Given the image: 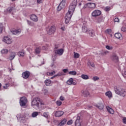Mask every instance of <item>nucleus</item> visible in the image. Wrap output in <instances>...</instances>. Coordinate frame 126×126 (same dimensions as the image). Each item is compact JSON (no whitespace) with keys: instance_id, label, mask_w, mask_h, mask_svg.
I'll use <instances>...</instances> for the list:
<instances>
[{"instance_id":"nucleus-62","label":"nucleus","mask_w":126,"mask_h":126,"mask_svg":"<svg viewBox=\"0 0 126 126\" xmlns=\"http://www.w3.org/2000/svg\"><path fill=\"white\" fill-rule=\"evenodd\" d=\"M42 49H43V50H46V47L43 46V47H42Z\"/></svg>"},{"instance_id":"nucleus-35","label":"nucleus","mask_w":126,"mask_h":126,"mask_svg":"<svg viewBox=\"0 0 126 126\" xmlns=\"http://www.w3.org/2000/svg\"><path fill=\"white\" fill-rule=\"evenodd\" d=\"M39 114V113L38 112H34L32 113V118H36V116H37Z\"/></svg>"},{"instance_id":"nucleus-11","label":"nucleus","mask_w":126,"mask_h":126,"mask_svg":"<svg viewBox=\"0 0 126 126\" xmlns=\"http://www.w3.org/2000/svg\"><path fill=\"white\" fill-rule=\"evenodd\" d=\"M66 122H67L66 118L62 119L61 122L58 124V126H63L66 124Z\"/></svg>"},{"instance_id":"nucleus-42","label":"nucleus","mask_w":126,"mask_h":126,"mask_svg":"<svg viewBox=\"0 0 126 126\" xmlns=\"http://www.w3.org/2000/svg\"><path fill=\"white\" fill-rule=\"evenodd\" d=\"M69 21H70V19L69 18H66L65 17V23L67 24V23H69Z\"/></svg>"},{"instance_id":"nucleus-25","label":"nucleus","mask_w":126,"mask_h":126,"mask_svg":"<svg viewBox=\"0 0 126 126\" xmlns=\"http://www.w3.org/2000/svg\"><path fill=\"white\" fill-rule=\"evenodd\" d=\"M45 83L46 86H51V85H52V81H51V80H45Z\"/></svg>"},{"instance_id":"nucleus-38","label":"nucleus","mask_w":126,"mask_h":126,"mask_svg":"<svg viewBox=\"0 0 126 126\" xmlns=\"http://www.w3.org/2000/svg\"><path fill=\"white\" fill-rule=\"evenodd\" d=\"M25 55V53H24V51H21L18 53V55L20 57H24Z\"/></svg>"},{"instance_id":"nucleus-7","label":"nucleus","mask_w":126,"mask_h":126,"mask_svg":"<svg viewBox=\"0 0 126 126\" xmlns=\"http://www.w3.org/2000/svg\"><path fill=\"white\" fill-rule=\"evenodd\" d=\"M55 53L56 55H58L59 56H62L63 54V49L61 48L60 49H58V47H56L55 48Z\"/></svg>"},{"instance_id":"nucleus-23","label":"nucleus","mask_w":126,"mask_h":126,"mask_svg":"<svg viewBox=\"0 0 126 126\" xmlns=\"http://www.w3.org/2000/svg\"><path fill=\"white\" fill-rule=\"evenodd\" d=\"M95 106L96 108L99 109V110H103V109H104V105L102 103H98Z\"/></svg>"},{"instance_id":"nucleus-64","label":"nucleus","mask_w":126,"mask_h":126,"mask_svg":"<svg viewBox=\"0 0 126 126\" xmlns=\"http://www.w3.org/2000/svg\"><path fill=\"white\" fill-rule=\"evenodd\" d=\"M1 87V84L0 83V88Z\"/></svg>"},{"instance_id":"nucleus-1","label":"nucleus","mask_w":126,"mask_h":126,"mask_svg":"<svg viewBox=\"0 0 126 126\" xmlns=\"http://www.w3.org/2000/svg\"><path fill=\"white\" fill-rule=\"evenodd\" d=\"M45 103L42 102L41 100V98L38 97L34 98L32 101V107H36L37 109H41V106H44Z\"/></svg>"},{"instance_id":"nucleus-34","label":"nucleus","mask_w":126,"mask_h":126,"mask_svg":"<svg viewBox=\"0 0 126 126\" xmlns=\"http://www.w3.org/2000/svg\"><path fill=\"white\" fill-rule=\"evenodd\" d=\"M49 115L50 114H49V112H44L43 113V116L44 117V118L48 119V118H49Z\"/></svg>"},{"instance_id":"nucleus-29","label":"nucleus","mask_w":126,"mask_h":126,"mask_svg":"<svg viewBox=\"0 0 126 126\" xmlns=\"http://www.w3.org/2000/svg\"><path fill=\"white\" fill-rule=\"evenodd\" d=\"M81 78H82L83 79H85V80H87V79H89V76L87 75H85V74H82L81 76Z\"/></svg>"},{"instance_id":"nucleus-57","label":"nucleus","mask_w":126,"mask_h":126,"mask_svg":"<svg viewBox=\"0 0 126 126\" xmlns=\"http://www.w3.org/2000/svg\"><path fill=\"white\" fill-rule=\"evenodd\" d=\"M24 118L25 119H26L27 120H28L29 119V115H27V116L24 115Z\"/></svg>"},{"instance_id":"nucleus-6","label":"nucleus","mask_w":126,"mask_h":126,"mask_svg":"<svg viewBox=\"0 0 126 126\" xmlns=\"http://www.w3.org/2000/svg\"><path fill=\"white\" fill-rule=\"evenodd\" d=\"M26 104H27V98H26V97L23 96L21 97L20 100V106L22 107H24V106H26Z\"/></svg>"},{"instance_id":"nucleus-40","label":"nucleus","mask_w":126,"mask_h":126,"mask_svg":"<svg viewBox=\"0 0 126 126\" xmlns=\"http://www.w3.org/2000/svg\"><path fill=\"white\" fill-rule=\"evenodd\" d=\"M27 23L28 25H30V26H34V23H32V22L27 20Z\"/></svg>"},{"instance_id":"nucleus-4","label":"nucleus","mask_w":126,"mask_h":126,"mask_svg":"<svg viewBox=\"0 0 126 126\" xmlns=\"http://www.w3.org/2000/svg\"><path fill=\"white\" fill-rule=\"evenodd\" d=\"M101 13H102V12L100 10H95L92 13V16L94 18H96V17L101 15Z\"/></svg>"},{"instance_id":"nucleus-60","label":"nucleus","mask_w":126,"mask_h":126,"mask_svg":"<svg viewBox=\"0 0 126 126\" xmlns=\"http://www.w3.org/2000/svg\"><path fill=\"white\" fill-rule=\"evenodd\" d=\"M90 65L92 66V67H95V64L94 63H90Z\"/></svg>"},{"instance_id":"nucleus-21","label":"nucleus","mask_w":126,"mask_h":126,"mask_svg":"<svg viewBox=\"0 0 126 126\" xmlns=\"http://www.w3.org/2000/svg\"><path fill=\"white\" fill-rule=\"evenodd\" d=\"M120 96H121V97H126V90L123 89L122 91H121V93L119 94Z\"/></svg>"},{"instance_id":"nucleus-36","label":"nucleus","mask_w":126,"mask_h":126,"mask_svg":"<svg viewBox=\"0 0 126 126\" xmlns=\"http://www.w3.org/2000/svg\"><path fill=\"white\" fill-rule=\"evenodd\" d=\"M66 0H62L60 4L63 7H64V5H65Z\"/></svg>"},{"instance_id":"nucleus-39","label":"nucleus","mask_w":126,"mask_h":126,"mask_svg":"<svg viewBox=\"0 0 126 126\" xmlns=\"http://www.w3.org/2000/svg\"><path fill=\"white\" fill-rule=\"evenodd\" d=\"M1 54H6L8 53V50L7 49H3L1 51Z\"/></svg>"},{"instance_id":"nucleus-43","label":"nucleus","mask_w":126,"mask_h":126,"mask_svg":"<svg viewBox=\"0 0 126 126\" xmlns=\"http://www.w3.org/2000/svg\"><path fill=\"white\" fill-rule=\"evenodd\" d=\"M105 47L107 50H109V51H112V50H113V47L112 46L106 45Z\"/></svg>"},{"instance_id":"nucleus-59","label":"nucleus","mask_w":126,"mask_h":126,"mask_svg":"<svg viewBox=\"0 0 126 126\" xmlns=\"http://www.w3.org/2000/svg\"><path fill=\"white\" fill-rule=\"evenodd\" d=\"M63 72L64 73H66V72H67V71H68V69H63Z\"/></svg>"},{"instance_id":"nucleus-2","label":"nucleus","mask_w":126,"mask_h":126,"mask_svg":"<svg viewBox=\"0 0 126 126\" xmlns=\"http://www.w3.org/2000/svg\"><path fill=\"white\" fill-rule=\"evenodd\" d=\"M77 4V0H74L72 2V3L69 6V11H71V12H74V10H75V7H76V5Z\"/></svg>"},{"instance_id":"nucleus-61","label":"nucleus","mask_w":126,"mask_h":126,"mask_svg":"<svg viewBox=\"0 0 126 126\" xmlns=\"http://www.w3.org/2000/svg\"><path fill=\"white\" fill-rule=\"evenodd\" d=\"M20 32L19 31V30H15V33H16V34H18V33H20Z\"/></svg>"},{"instance_id":"nucleus-50","label":"nucleus","mask_w":126,"mask_h":126,"mask_svg":"<svg viewBox=\"0 0 126 126\" xmlns=\"http://www.w3.org/2000/svg\"><path fill=\"white\" fill-rule=\"evenodd\" d=\"M9 86V84L8 83L5 84V86H3L4 89H7V87Z\"/></svg>"},{"instance_id":"nucleus-3","label":"nucleus","mask_w":126,"mask_h":126,"mask_svg":"<svg viewBox=\"0 0 126 126\" xmlns=\"http://www.w3.org/2000/svg\"><path fill=\"white\" fill-rule=\"evenodd\" d=\"M47 34L49 35H52V34H54L55 32H56V26H53L51 27H49L48 29L46 30Z\"/></svg>"},{"instance_id":"nucleus-63","label":"nucleus","mask_w":126,"mask_h":126,"mask_svg":"<svg viewBox=\"0 0 126 126\" xmlns=\"http://www.w3.org/2000/svg\"><path fill=\"white\" fill-rule=\"evenodd\" d=\"M79 6H81V3H79Z\"/></svg>"},{"instance_id":"nucleus-10","label":"nucleus","mask_w":126,"mask_h":126,"mask_svg":"<svg viewBox=\"0 0 126 126\" xmlns=\"http://www.w3.org/2000/svg\"><path fill=\"white\" fill-rule=\"evenodd\" d=\"M87 33L89 34L91 37H94V36H95V31L92 29H89Z\"/></svg>"},{"instance_id":"nucleus-27","label":"nucleus","mask_w":126,"mask_h":126,"mask_svg":"<svg viewBox=\"0 0 126 126\" xmlns=\"http://www.w3.org/2000/svg\"><path fill=\"white\" fill-rule=\"evenodd\" d=\"M106 109L108 112L110 113V114H114V110H113V109L111 108L109 106L106 107Z\"/></svg>"},{"instance_id":"nucleus-8","label":"nucleus","mask_w":126,"mask_h":126,"mask_svg":"<svg viewBox=\"0 0 126 126\" xmlns=\"http://www.w3.org/2000/svg\"><path fill=\"white\" fill-rule=\"evenodd\" d=\"M3 42L5 43L6 44H7V45H9L12 43V40L11 38H9L8 36H4L3 40Z\"/></svg>"},{"instance_id":"nucleus-20","label":"nucleus","mask_w":126,"mask_h":126,"mask_svg":"<svg viewBox=\"0 0 126 126\" xmlns=\"http://www.w3.org/2000/svg\"><path fill=\"white\" fill-rule=\"evenodd\" d=\"M72 14H73V13L68 10L65 17H66V18H70V19H71V16H72Z\"/></svg>"},{"instance_id":"nucleus-51","label":"nucleus","mask_w":126,"mask_h":126,"mask_svg":"<svg viewBox=\"0 0 126 126\" xmlns=\"http://www.w3.org/2000/svg\"><path fill=\"white\" fill-rule=\"evenodd\" d=\"M105 33L107 34H110L111 33V29H107L105 31Z\"/></svg>"},{"instance_id":"nucleus-52","label":"nucleus","mask_w":126,"mask_h":126,"mask_svg":"<svg viewBox=\"0 0 126 126\" xmlns=\"http://www.w3.org/2000/svg\"><path fill=\"white\" fill-rule=\"evenodd\" d=\"M123 123L126 125V117H124L122 119Z\"/></svg>"},{"instance_id":"nucleus-53","label":"nucleus","mask_w":126,"mask_h":126,"mask_svg":"<svg viewBox=\"0 0 126 126\" xmlns=\"http://www.w3.org/2000/svg\"><path fill=\"white\" fill-rule=\"evenodd\" d=\"M44 1V0H37L36 2L37 3H42V2H43V1Z\"/></svg>"},{"instance_id":"nucleus-45","label":"nucleus","mask_w":126,"mask_h":126,"mask_svg":"<svg viewBox=\"0 0 126 126\" xmlns=\"http://www.w3.org/2000/svg\"><path fill=\"white\" fill-rule=\"evenodd\" d=\"M99 78L98 76H94L93 78V80H94V81H97V80H99Z\"/></svg>"},{"instance_id":"nucleus-48","label":"nucleus","mask_w":126,"mask_h":126,"mask_svg":"<svg viewBox=\"0 0 126 126\" xmlns=\"http://www.w3.org/2000/svg\"><path fill=\"white\" fill-rule=\"evenodd\" d=\"M62 75H63V74L62 72H59L56 75L54 76V77H56L57 76H62Z\"/></svg>"},{"instance_id":"nucleus-44","label":"nucleus","mask_w":126,"mask_h":126,"mask_svg":"<svg viewBox=\"0 0 126 126\" xmlns=\"http://www.w3.org/2000/svg\"><path fill=\"white\" fill-rule=\"evenodd\" d=\"M62 104H63V102H62L61 100H57L56 101V104L57 105V106H61Z\"/></svg>"},{"instance_id":"nucleus-33","label":"nucleus","mask_w":126,"mask_h":126,"mask_svg":"<svg viewBox=\"0 0 126 126\" xmlns=\"http://www.w3.org/2000/svg\"><path fill=\"white\" fill-rule=\"evenodd\" d=\"M63 6L62 5L60 4L57 7L58 11H61L63 8Z\"/></svg>"},{"instance_id":"nucleus-24","label":"nucleus","mask_w":126,"mask_h":126,"mask_svg":"<svg viewBox=\"0 0 126 126\" xmlns=\"http://www.w3.org/2000/svg\"><path fill=\"white\" fill-rule=\"evenodd\" d=\"M105 95L108 97V98H112L113 97V94H112V92L108 91L105 93Z\"/></svg>"},{"instance_id":"nucleus-16","label":"nucleus","mask_w":126,"mask_h":126,"mask_svg":"<svg viewBox=\"0 0 126 126\" xmlns=\"http://www.w3.org/2000/svg\"><path fill=\"white\" fill-rule=\"evenodd\" d=\"M86 5H87L89 8H95V7H96V4H95V3H88L86 4Z\"/></svg>"},{"instance_id":"nucleus-30","label":"nucleus","mask_w":126,"mask_h":126,"mask_svg":"<svg viewBox=\"0 0 126 126\" xmlns=\"http://www.w3.org/2000/svg\"><path fill=\"white\" fill-rule=\"evenodd\" d=\"M13 10H14V7H9L7 9V12H9V13H11Z\"/></svg>"},{"instance_id":"nucleus-19","label":"nucleus","mask_w":126,"mask_h":126,"mask_svg":"<svg viewBox=\"0 0 126 126\" xmlns=\"http://www.w3.org/2000/svg\"><path fill=\"white\" fill-rule=\"evenodd\" d=\"M80 117L79 116L77 117V119L75 121V125L76 126H81V124H80Z\"/></svg>"},{"instance_id":"nucleus-22","label":"nucleus","mask_w":126,"mask_h":126,"mask_svg":"<svg viewBox=\"0 0 126 126\" xmlns=\"http://www.w3.org/2000/svg\"><path fill=\"white\" fill-rule=\"evenodd\" d=\"M15 56H16V53L15 52H12L9 57V60L12 61L15 58Z\"/></svg>"},{"instance_id":"nucleus-32","label":"nucleus","mask_w":126,"mask_h":126,"mask_svg":"<svg viewBox=\"0 0 126 126\" xmlns=\"http://www.w3.org/2000/svg\"><path fill=\"white\" fill-rule=\"evenodd\" d=\"M77 73L75 71H71L68 72V74L70 75H76Z\"/></svg>"},{"instance_id":"nucleus-37","label":"nucleus","mask_w":126,"mask_h":126,"mask_svg":"<svg viewBox=\"0 0 126 126\" xmlns=\"http://www.w3.org/2000/svg\"><path fill=\"white\" fill-rule=\"evenodd\" d=\"M79 54L77 53L74 52V59H78L79 58Z\"/></svg>"},{"instance_id":"nucleus-9","label":"nucleus","mask_w":126,"mask_h":126,"mask_svg":"<svg viewBox=\"0 0 126 126\" xmlns=\"http://www.w3.org/2000/svg\"><path fill=\"white\" fill-rule=\"evenodd\" d=\"M123 89H124L121 87H117V86L114 87L115 93L116 94H117V95H119Z\"/></svg>"},{"instance_id":"nucleus-18","label":"nucleus","mask_w":126,"mask_h":126,"mask_svg":"<svg viewBox=\"0 0 126 126\" xmlns=\"http://www.w3.org/2000/svg\"><path fill=\"white\" fill-rule=\"evenodd\" d=\"M81 93H82L83 96H84V97H87V96H89V95L90 94L89 93V92H88V91H86V90L82 91Z\"/></svg>"},{"instance_id":"nucleus-26","label":"nucleus","mask_w":126,"mask_h":126,"mask_svg":"<svg viewBox=\"0 0 126 126\" xmlns=\"http://www.w3.org/2000/svg\"><path fill=\"white\" fill-rule=\"evenodd\" d=\"M104 19H105V18H104L103 16H100L97 20V22L98 23H100V22H103L104 21Z\"/></svg>"},{"instance_id":"nucleus-17","label":"nucleus","mask_w":126,"mask_h":126,"mask_svg":"<svg viewBox=\"0 0 126 126\" xmlns=\"http://www.w3.org/2000/svg\"><path fill=\"white\" fill-rule=\"evenodd\" d=\"M82 31L83 33H87L88 32V29L87 28V26L86 24L85 25H83L82 27Z\"/></svg>"},{"instance_id":"nucleus-49","label":"nucleus","mask_w":126,"mask_h":126,"mask_svg":"<svg viewBox=\"0 0 126 126\" xmlns=\"http://www.w3.org/2000/svg\"><path fill=\"white\" fill-rule=\"evenodd\" d=\"M104 10L105 11H110V10H111V8L110 7H106L105 8H104Z\"/></svg>"},{"instance_id":"nucleus-55","label":"nucleus","mask_w":126,"mask_h":126,"mask_svg":"<svg viewBox=\"0 0 126 126\" xmlns=\"http://www.w3.org/2000/svg\"><path fill=\"white\" fill-rule=\"evenodd\" d=\"M67 125H72V120L68 121L67 123Z\"/></svg>"},{"instance_id":"nucleus-5","label":"nucleus","mask_w":126,"mask_h":126,"mask_svg":"<svg viewBox=\"0 0 126 126\" xmlns=\"http://www.w3.org/2000/svg\"><path fill=\"white\" fill-rule=\"evenodd\" d=\"M30 75H31V72L28 70H26L22 73V77L24 79H28L30 77Z\"/></svg>"},{"instance_id":"nucleus-41","label":"nucleus","mask_w":126,"mask_h":126,"mask_svg":"<svg viewBox=\"0 0 126 126\" xmlns=\"http://www.w3.org/2000/svg\"><path fill=\"white\" fill-rule=\"evenodd\" d=\"M55 73H56V72L55 71H53V72H47V75L48 76H53L54 74H55Z\"/></svg>"},{"instance_id":"nucleus-28","label":"nucleus","mask_w":126,"mask_h":126,"mask_svg":"<svg viewBox=\"0 0 126 126\" xmlns=\"http://www.w3.org/2000/svg\"><path fill=\"white\" fill-rule=\"evenodd\" d=\"M115 37L117 38V39H121L123 36L122 35V34L120 33H116L115 34Z\"/></svg>"},{"instance_id":"nucleus-13","label":"nucleus","mask_w":126,"mask_h":126,"mask_svg":"<svg viewBox=\"0 0 126 126\" xmlns=\"http://www.w3.org/2000/svg\"><path fill=\"white\" fill-rule=\"evenodd\" d=\"M64 112L62 111H57L55 112V116L56 117L60 118V117H62L63 115Z\"/></svg>"},{"instance_id":"nucleus-15","label":"nucleus","mask_w":126,"mask_h":126,"mask_svg":"<svg viewBox=\"0 0 126 126\" xmlns=\"http://www.w3.org/2000/svg\"><path fill=\"white\" fill-rule=\"evenodd\" d=\"M30 19L31 20H32V21H34V22H37V21H38V17L35 14H32L30 17Z\"/></svg>"},{"instance_id":"nucleus-58","label":"nucleus","mask_w":126,"mask_h":126,"mask_svg":"<svg viewBox=\"0 0 126 126\" xmlns=\"http://www.w3.org/2000/svg\"><path fill=\"white\" fill-rule=\"evenodd\" d=\"M60 100H61V101H64V97L63 96H60Z\"/></svg>"},{"instance_id":"nucleus-47","label":"nucleus","mask_w":126,"mask_h":126,"mask_svg":"<svg viewBox=\"0 0 126 126\" xmlns=\"http://www.w3.org/2000/svg\"><path fill=\"white\" fill-rule=\"evenodd\" d=\"M2 30H3V26L2 24H0V34L2 32Z\"/></svg>"},{"instance_id":"nucleus-14","label":"nucleus","mask_w":126,"mask_h":126,"mask_svg":"<svg viewBox=\"0 0 126 126\" xmlns=\"http://www.w3.org/2000/svg\"><path fill=\"white\" fill-rule=\"evenodd\" d=\"M111 60L113 61V62H117L118 61H119V57H118L116 54H114L111 56Z\"/></svg>"},{"instance_id":"nucleus-12","label":"nucleus","mask_w":126,"mask_h":126,"mask_svg":"<svg viewBox=\"0 0 126 126\" xmlns=\"http://www.w3.org/2000/svg\"><path fill=\"white\" fill-rule=\"evenodd\" d=\"M68 85H76V82L73 81L72 78H70L66 82Z\"/></svg>"},{"instance_id":"nucleus-46","label":"nucleus","mask_w":126,"mask_h":126,"mask_svg":"<svg viewBox=\"0 0 126 126\" xmlns=\"http://www.w3.org/2000/svg\"><path fill=\"white\" fill-rule=\"evenodd\" d=\"M107 54H109V51H105L101 53L102 56H106Z\"/></svg>"},{"instance_id":"nucleus-31","label":"nucleus","mask_w":126,"mask_h":126,"mask_svg":"<svg viewBox=\"0 0 126 126\" xmlns=\"http://www.w3.org/2000/svg\"><path fill=\"white\" fill-rule=\"evenodd\" d=\"M35 53L37 55L39 54L40 53H41V47H37L35 49Z\"/></svg>"},{"instance_id":"nucleus-54","label":"nucleus","mask_w":126,"mask_h":126,"mask_svg":"<svg viewBox=\"0 0 126 126\" xmlns=\"http://www.w3.org/2000/svg\"><path fill=\"white\" fill-rule=\"evenodd\" d=\"M121 31H122L123 32H126V27H122L121 28Z\"/></svg>"},{"instance_id":"nucleus-56","label":"nucleus","mask_w":126,"mask_h":126,"mask_svg":"<svg viewBox=\"0 0 126 126\" xmlns=\"http://www.w3.org/2000/svg\"><path fill=\"white\" fill-rule=\"evenodd\" d=\"M119 21H120V20L118 18H115L114 19V22H119Z\"/></svg>"}]
</instances>
